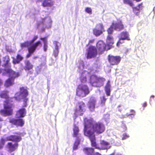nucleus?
Returning a JSON list of instances; mask_svg holds the SVG:
<instances>
[{
	"instance_id": "1",
	"label": "nucleus",
	"mask_w": 155,
	"mask_h": 155,
	"mask_svg": "<svg viewBox=\"0 0 155 155\" xmlns=\"http://www.w3.org/2000/svg\"><path fill=\"white\" fill-rule=\"evenodd\" d=\"M8 91L5 90L0 93V97L5 99L3 103V109L0 110V114L2 116L6 117L11 115L13 113V107H14L13 99L18 100V97H10L8 94Z\"/></svg>"
},
{
	"instance_id": "2",
	"label": "nucleus",
	"mask_w": 155,
	"mask_h": 155,
	"mask_svg": "<svg viewBox=\"0 0 155 155\" xmlns=\"http://www.w3.org/2000/svg\"><path fill=\"white\" fill-rule=\"evenodd\" d=\"M105 130L104 124L101 122H95L92 119H88L84 122V131L95 134H99L104 133Z\"/></svg>"
},
{
	"instance_id": "3",
	"label": "nucleus",
	"mask_w": 155,
	"mask_h": 155,
	"mask_svg": "<svg viewBox=\"0 0 155 155\" xmlns=\"http://www.w3.org/2000/svg\"><path fill=\"white\" fill-rule=\"evenodd\" d=\"M90 92L89 87L87 85H79L76 89V95L81 97H86Z\"/></svg>"
},
{
	"instance_id": "4",
	"label": "nucleus",
	"mask_w": 155,
	"mask_h": 155,
	"mask_svg": "<svg viewBox=\"0 0 155 155\" xmlns=\"http://www.w3.org/2000/svg\"><path fill=\"white\" fill-rule=\"evenodd\" d=\"M86 53V58L91 59L95 58L97 54V49L95 47L93 46H91L87 49Z\"/></svg>"
},
{
	"instance_id": "5",
	"label": "nucleus",
	"mask_w": 155,
	"mask_h": 155,
	"mask_svg": "<svg viewBox=\"0 0 155 155\" xmlns=\"http://www.w3.org/2000/svg\"><path fill=\"white\" fill-rule=\"evenodd\" d=\"M105 31L104 26L102 23H99L96 25V27L93 29V34L96 37L101 35Z\"/></svg>"
},
{
	"instance_id": "6",
	"label": "nucleus",
	"mask_w": 155,
	"mask_h": 155,
	"mask_svg": "<svg viewBox=\"0 0 155 155\" xmlns=\"http://www.w3.org/2000/svg\"><path fill=\"white\" fill-rule=\"evenodd\" d=\"M107 59L110 65H112L118 64L121 60V58L119 56H114L110 55H108Z\"/></svg>"
},
{
	"instance_id": "7",
	"label": "nucleus",
	"mask_w": 155,
	"mask_h": 155,
	"mask_svg": "<svg viewBox=\"0 0 155 155\" xmlns=\"http://www.w3.org/2000/svg\"><path fill=\"white\" fill-rule=\"evenodd\" d=\"M84 135L88 137L90 140L91 142V146L95 148L100 150L101 148L97 146V144L96 141V138L95 134H92L89 133H87L84 131Z\"/></svg>"
},
{
	"instance_id": "8",
	"label": "nucleus",
	"mask_w": 155,
	"mask_h": 155,
	"mask_svg": "<svg viewBox=\"0 0 155 155\" xmlns=\"http://www.w3.org/2000/svg\"><path fill=\"white\" fill-rule=\"evenodd\" d=\"M19 94L18 96V100H16L20 101L22 99L26 98L28 95V93L27 89L24 87H22L20 88Z\"/></svg>"
},
{
	"instance_id": "9",
	"label": "nucleus",
	"mask_w": 155,
	"mask_h": 155,
	"mask_svg": "<svg viewBox=\"0 0 155 155\" xmlns=\"http://www.w3.org/2000/svg\"><path fill=\"white\" fill-rule=\"evenodd\" d=\"M16 135H10L7 137V140L8 141H12L15 143H18L22 140V138L20 136V134L19 133H15Z\"/></svg>"
},
{
	"instance_id": "10",
	"label": "nucleus",
	"mask_w": 155,
	"mask_h": 155,
	"mask_svg": "<svg viewBox=\"0 0 155 155\" xmlns=\"http://www.w3.org/2000/svg\"><path fill=\"white\" fill-rule=\"evenodd\" d=\"M86 106L85 103L81 101L78 102L76 105L75 112L78 113V112H84L86 109Z\"/></svg>"
},
{
	"instance_id": "11",
	"label": "nucleus",
	"mask_w": 155,
	"mask_h": 155,
	"mask_svg": "<svg viewBox=\"0 0 155 155\" xmlns=\"http://www.w3.org/2000/svg\"><path fill=\"white\" fill-rule=\"evenodd\" d=\"M9 122L12 124L16 126L17 127H22L25 123L23 120L21 118L17 119L12 118L9 120Z\"/></svg>"
},
{
	"instance_id": "12",
	"label": "nucleus",
	"mask_w": 155,
	"mask_h": 155,
	"mask_svg": "<svg viewBox=\"0 0 155 155\" xmlns=\"http://www.w3.org/2000/svg\"><path fill=\"white\" fill-rule=\"evenodd\" d=\"M18 146V144L17 143H13L12 142H8L6 146V147L8 151L11 153L17 149Z\"/></svg>"
},
{
	"instance_id": "13",
	"label": "nucleus",
	"mask_w": 155,
	"mask_h": 155,
	"mask_svg": "<svg viewBox=\"0 0 155 155\" xmlns=\"http://www.w3.org/2000/svg\"><path fill=\"white\" fill-rule=\"evenodd\" d=\"M106 45L101 40L99 41L96 44V49L101 53L106 50Z\"/></svg>"
},
{
	"instance_id": "14",
	"label": "nucleus",
	"mask_w": 155,
	"mask_h": 155,
	"mask_svg": "<svg viewBox=\"0 0 155 155\" xmlns=\"http://www.w3.org/2000/svg\"><path fill=\"white\" fill-rule=\"evenodd\" d=\"M112 24L114 28V30L115 31H120L124 29V25L120 20L116 22H113Z\"/></svg>"
},
{
	"instance_id": "15",
	"label": "nucleus",
	"mask_w": 155,
	"mask_h": 155,
	"mask_svg": "<svg viewBox=\"0 0 155 155\" xmlns=\"http://www.w3.org/2000/svg\"><path fill=\"white\" fill-rule=\"evenodd\" d=\"M96 102V99L93 97L91 98L88 101V107L91 111H93L94 110Z\"/></svg>"
},
{
	"instance_id": "16",
	"label": "nucleus",
	"mask_w": 155,
	"mask_h": 155,
	"mask_svg": "<svg viewBox=\"0 0 155 155\" xmlns=\"http://www.w3.org/2000/svg\"><path fill=\"white\" fill-rule=\"evenodd\" d=\"M6 72L9 74V77L12 79H15L19 76L20 74L19 72H15L11 69H7Z\"/></svg>"
},
{
	"instance_id": "17",
	"label": "nucleus",
	"mask_w": 155,
	"mask_h": 155,
	"mask_svg": "<svg viewBox=\"0 0 155 155\" xmlns=\"http://www.w3.org/2000/svg\"><path fill=\"white\" fill-rule=\"evenodd\" d=\"M38 42L35 44L33 46L31 45L32 43L29 42V41H26L20 44V47L22 48L27 47L28 50L29 48H32L37 46Z\"/></svg>"
},
{
	"instance_id": "18",
	"label": "nucleus",
	"mask_w": 155,
	"mask_h": 155,
	"mask_svg": "<svg viewBox=\"0 0 155 155\" xmlns=\"http://www.w3.org/2000/svg\"><path fill=\"white\" fill-rule=\"evenodd\" d=\"M25 66L24 69L26 71H29L33 69V65L32 64L29 60H26L25 61Z\"/></svg>"
},
{
	"instance_id": "19",
	"label": "nucleus",
	"mask_w": 155,
	"mask_h": 155,
	"mask_svg": "<svg viewBox=\"0 0 155 155\" xmlns=\"http://www.w3.org/2000/svg\"><path fill=\"white\" fill-rule=\"evenodd\" d=\"M84 152L87 155H93L94 149L92 147H86L83 149Z\"/></svg>"
},
{
	"instance_id": "20",
	"label": "nucleus",
	"mask_w": 155,
	"mask_h": 155,
	"mask_svg": "<svg viewBox=\"0 0 155 155\" xmlns=\"http://www.w3.org/2000/svg\"><path fill=\"white\" fill-rule=\"evenodd\" d=\"M101 79L98 78L95 75H92L90 78V81L91 83L93 85L95 83H98L100 82Z\"/></svg>"
},
{
	"instance_id": "21",
	"label": "nucleus",
	"mask_w": 155,
	"mask_h": 155,
	"mask_svg": "<svg viewBox=\"0 0 155 155\" xmlns=\"http://www.w3.org/2000/svg\"><path fill=\"white\" fill-rule=\"evenodd\" d=\"M73 136L77 138H79L81 136V134L79 133V130L78 127L74 125L73 129Z\"/></svg>"
},
{
	"instance_id": "22",
	"label": "nucleus",
	"mask_w": 155,
	"mask_h": 155,
	"mask_svg": "<svg viewBox=\"0 0 155 155\" xmlns=\"http://www.w3.org/2000/svg\"><path fill=\"white\" fill-rule=\"evenodd\" d=\"M26 110L25 108H22L18 110L16 112V114L20 117H24L26 115Z\"/></svg>"
},
{
	"instance_id": "23",
	"label": "nucleus",
	"mask_w": 155,
	"mask_h": 155,
	"mask_svg": "<svg viewBox=\"0 0 155 155\" xmlns=\"http://www.w3.org/2000/svg\"><path fill=\"white\" fill-rule=\"evenodd\" d=\"M53 4L54 2L51 0H44L42 3V5L44 7H51Z\"/></svg>"
},
{
	"instance_id": "24",
	"label": "nucleus",
	"mask_w": 155,
	"mask_h": 155,
	"mask_svg": "<svg viewBox=\"0 0 155 155\" xmlns=\"http://www.w3.org/2000/svg\"><path fill=\"white\" fill-rule=\"evenodd\" d=\"M12 58L13 59L12 61L13 63L14 64L19 63L20 61H22L23 59V57L19 54H17L16 58L13 57H12Z\"/></svg>"
},
{
	"instance_id": "25",
	"label": "nucleus",
	"mask_w": 155,
	"mask_h": 155,
	"mask_svg": "<svg viewBox=\"0 0 155 155\" xmlns=\"http://www.w3.org/2000/svg\"><path fill=\"white\" fill-rule=\"evenodd\" d=\"M14 84V80L9 77L5 81L4 86L6 87H8Z\"/></svg>"
},
{
	"instance_id": "26",
	"label": "nucleus",
	"mask_w": 155,
	"mask_h": 155,
	"mask_svg": "<svg viewBox=\"0 0 155 155\" xmlns=\"http://www.w3.org/2000/svg\"><path fill=\"white\" fill-rule=\"evenodd\" d=\"M110 82L109 81H107L105 87V90L107 96H109L110 95Z\"/></svg>"
},
{
	"instance_id": "27",
	"label": "nucleus",
	"mask_w": 155,
	"mask_h": 155,
	"mask_svg": "<svg viewBox=\"0 0 155 155\" xmlns=\"http://www.w3.org/2000/svg\"><path fill=\"white\" fill-rule=\"evenodd\" d=\"M106 41L108 45L112 46L114 42L113 37L110 35H108L107 37Z\"/></svg>"
},
{
	"instance_id": "28",
	"label": "nucleus",
	"mask_w": 155,
	"mask_h": 155,
	"mask_svg": "<svg viewBox=\"0 0 155 155\" xmlns=\"http://www.w3.org/2000/svg\"><path fill=\"white\" fill-rule=\"evenodd\" d=\"M120 36L121 37L120 38H122L124 40H130V39L129 37V34L127 31H122L120 33Z\"/></svg>"
},
{
	"instance_id": "29",
	"label": "nucleus",
	"mask_w": 155,
	"mask_h": 155,
	"mask_svg": "<svg viewBox=\"0 0 155 155\" xmlns=\"http://www.w3.org/2000/svg\"><path fill=\"white\" fill-rule=\"evenodd\" d=\"M10 60V58L8 56H5L4 58L3 61L5 62L4 65L5 67H11V64L9 63Z\"/></svg>"
},
{
	"instance_id": "30",
	"label": "nucleus",
	"mask_w": 155,
	"mask_h": 155,
	"mask_svg": "<svg viewBox=\"0 0 155 155\" xmlns=\"http://www.w3.org/2000/svg\"><path fill=\"white\" fill-rule=\"evenodd\" d=\"M80 139L78 137L76 138L73 147V150H75L78 149V146L80 143Z\"/></svg>"
},
{
	"instance_id": "31",
	"label": "nucleus",
	"mask_w": 155,
	"mask_h": 155,
	"mask_svg": "<svg viewBox=\"0 0 155 155\" xmlns=\"http://www.w3.org/2000/svg\"><path fill=\"white\" fill-rule=\"evenodd\" d=\"M85 73H87V72H83L80 76V80L82 83H85L87 81V76Z\"/></svg>"
},
{
	"instance_id": "32",
	"label": "nucleus",
	"mask_w": 155,
	"mask_h": 155,
	"mask_svg": "<svg viewBox=\"0 0 155 155\" xmlns=\"http://www.w3.org/2000/svg\"><path fill=\"white\" fill-rule=\"evenodd\" d=\"M36 47H33L32 48H29L28 50V53L26 55V57L27 58H29L31 54L35 51L36 49Z\"/></svg>"
},
{
	"instance_id": "33",
	"label": "nucleus",
	"mask_w": 155,
	"mask_h": 155,
	"mask_svg": "<svg viewBox=\"0 0 155 155\" xmlns=\"http://www.w3.org/2000/svg\"><path fill=\"white\" fill-rule=\"evenodd\" d=\"M107 99L105 96L100 97V104L101 106H103L105 105Z\"/></svg>"
},
{
	"instance_id": "34",
	"label": "nucleus",
	"mask_w": 155,
	"mask_h": 155,
	"mask_svg": "<svg viewBox=\"0 0 155 155\" xmlns=\"http://www.w3.org/2000/svg\"><path fill=\"white\" fill-rule=\"evenodd\" d=\"M59 54V49H58V45L56 44L55 45V49L54 50L53 55L54 56L56 57H57Z\"/></svg>"
},
{
	"instance_id": "35",
	"label": "nucleus",
	"mask_w": 155,
	"mask_h": 155,
	"mask_svg": "<svg viewBox=\"0 0 155 155\" xmlns=\"http://www.w3.org/2000/svg\"><path fill=\"white\" fill-rule=\"evenodd\" d=\"M38 38V36H35L34 37V38L31 41H29V42H31L32 43V44H31L32 46H33L35 44L38 42L37 46L36 47V48H37L41 44V42L40 41H38L36 42L35 43H33V42L34 41H35L37 38Z\"/></svg>"
},
{
	"instance_id": "36",
	"label": "nucleus",
	"mask_w": 155,
	"mask_h": 155,
	"mask_svg": "<svg viewBox=\"0 0 155 155\" xmlns=\"http://www.w3.org/2000/svg\"><path fill=\"white\" fill-rule=\"evenodd\" d=\"M133 12L134 13L137 15H138L140 12V10L137 7H132Z\"/></svg>"
},
{
	"instance_id": "37",
	"label": "nucleus",
	"mask_w": 155,
	"mask_h": 155,
	"mask_svg": "<svg viewBox=\"0 0 155 155\" xmlns=\"http://www.w3.org/2000/svg\"><path fill=\"white\" fill-rule=\"evenodd\" d=\"M114 30V28L112 24H111L110 27L107 30V31L108 35L112 34L113 33Z\"/></svg>"
},
{
	"instance_id": "38",
	"label": "nucleus",
	"mask_w": 155,
	"mask_h": 155,
	"mask_svg": "<svg viewBox=\"0 0 155 155\" xmlns=\"http://www.w3.org/2000/svg\"><path fill=\"white\" fill-rule=\"evenodd\" d=\"M124 4H127L131 7H132L134 5V4L131 0H123Z\"/></svg>"
},
{
	"instance_id": "39",
	"label": "nucleus",
	"mask_w": 155,
	"mask_h": 155,
	"mask_svg": "<svg viewBox=\"0 0 155 155\" xmlns=\"http://www.w3.org/2000/svg\"><path fill=\"white\" fill-rule=\"evenodd\" d=\"M6 140L3 138H1L0 140V149H2L4 145Z\"/></svg>"
},
{
	"instance_id": "40",
	"label": "nucleus",
	"mask_w": 155,
	"mask_h": 155,
	"mask_svg": "<svg viewBox=\"0 0 155 155\" xmlns=\"http://www.w3.org/2000/svg\"><path fill=\"white\" fill-rule=\"evenodd\" d=\"M46 18L45 17L44 18H42L41 21H40L39 23L38 24V27H40V26H43L45 25V21Z\"/></svg>"
},
{
	"instance_id": "41",
	"label": "nucleus",
	"mask_w": 155,
	"mask_h": 155,
	"mask_svg": "<svg viewBox=\"0 0 155 155\" xmlns=\"http://www.w3.org/2000/svg\"><path fill=\"white\" fill-rule=\"evenodd\" d=\"M23 99V107H26L27 106V102L28 101V98H24Z\"/></svg>"
},
{
	"instance_id": "42",
	"label": "nucleus",
	"mask_w": 155,
	"mask_h": 155,
	"mask_svg": "<svg viewBox=\"0 0 155 155\" xmlns=\"http://www.w3.org/2000/svg\"><path fill=\"white\" fill-rule=\"evenodd\" d=\"M100 144L103 146H106L109 144V143L104 140H101L100 142Z\"/></svg>"
},
{
	"instance_id": "43",
	"label": "nucleus",
	"mask_w": 155,
	"mask_h": 155,
	"mask_svg": "<svg viewBox=\"0 0 155 155\" xmlns=\"http://www.w3.org/2000/svg\"><path fill=\"white\" fill-rule=\"evenodd\" d=\"M124 40L122 39V38H120L117 43V45L119 47L120 45L124 42Z\"/></svg>"
},
{
	"instance_id": "44",
	"label": "nucleus",
	"mask_w": 155,
	"mask_h": 155,
	"mask_svg": "<svg viewBox=\"0 0 155 155\" xmlns=\"http://www.w3.org/2000/svg\"><path fill=\"white\" fill-rule=\"evenodd\" d=\"M130 113L129 114L127 113L126 114V115L127 116H128L130 115H134L135 114V112L134 110L133 109H131L130 110Z\"/></svg>"
},
{
	"instance_id": "45",
	"label": "nucleus",
	"mask_w": 155,
	"mask_h": 155,
	"mask_svg": "<svg viewBox=\"0 0 155 155\" xmlns=\"http://www.w3.org/2000/svg\"><path fill=\"white\" fill-rule=\"evenodd\" d=\"M85 11L86 12L89 14H92V10L90 8H86L85 9Z\"/></svg>"
},
{
	"instance_id": "46",
	"label": "nucleus",
	"mask_w": 155,
	"mask_h": 155,
	"mask_svg": "<svg viewBox=\"0 0 155 155\" xmlns=\"http://www.w3.org/2000/svg\"><path fill=\"white\" fill-rule=\"evenodd\" d=\"M48 48V43H44L43 50L44 51L46 52Z\"/></svg>"
},
{
	"instance_id": "47",
	"label": "nucleus",
	"mask_w": 155,
	"mask_h": 155,
	"mask_svg": "<svg viewBox=\"0 0 155 155\" xmlns=\"http://www.w3.org/2000/svg\"><path fill=\"white\" fill-rule=\"evenodd\" d=\"M40 39L44 42V43H48L47 38L46 37L41 38Z\"/></svg>"
},
{
	"instance_id": "48",
	"label": "nucleus",
	"mask_w": 155,
	"mask_h": 155,
	"mask_svg": "<svg viewBox=\"0 0 155 155\" xmlns=\"http://www.w3.org/2000/svg\"><path fill=\"white\" fill-rule=\"evenodd\" d=\"M117 108L118 110L120 112H121L123 108V107L121 105H119L118 106Z\"/></svg>"
},
{
	"instance_id": "49",
	"label": "nucleus",
	"mask_w": 155,
	"mask_h": 155,
	"mask_svg": "<svg viewBox=\"0 0 155 155\" xmlns=\"http://www.w3.org/2000/svg\"><path fill=\"white\" fill-rule=\"evenodd\" d=\"M123 137L122 138V139L123 140L126 139L129 137V136L127 135L126 134H124L123 135Z\"/></svg>"
},
{
	"instance_id": "50",
	"label": "nucleus",
	"mask_w": 155,
	"mask_h": 155,
	"mask_svg": "<svg viewBox=\"0 0 155 155\" xmlns=\"http://www.w3.org/2000/svg\"><path fill=\"white\" fill-rule=\"evenodd\" d=\"M142 5L143 3L141 2L138 4L137 5V7H138L139 8H140H140H142V7H143Z\"/></svg>"
},
{
	"instance_id": "51",
	"label": "nucleus",
	"mask_w": 155,
	"mask_h": 155,
	"mask_svg": "<svg viewBox=\"0 0 155 155\" xmlns=\"http://www.w3.org/2000/svg\"><path fill=\"white\" fill-rule=\"evenodd\" d=\"M94 39H92L90 40L89 41L88 44H90V43H93L94 42Z\"/></svg>"
},
{
	"instance_id": "52",
	"label": "nucleus",
	"mask_w": 155,
	"mask_h": 155,
	"mask_svg": "<svg viewBox=\"0 0 155 155\" xmlns=\"http://www.w3.org/2000/svg\"><path fill=\"white\" fill-rule=\"evenodd\" d=\"M147 106V103L146 102H144L143 105V106L144 107H146Z\"/></svg>"
},
{
	"instance_id": "53",
	"label": "nucleus",
	"mask_w": 155,
	"mask_h": 155,
	"mask_svg": "<svg viewBox=\"0 0 155 155\" xmlns=\"http://www.w3.org/2000/svg\"><path fill=\"white\" fill-rule=\"evenodd\" d=\"M94 155H102L101 153H99L98 152H96Z\"/></svg>"
},
{
	"instance_id": "54",
	"label": "nucleus",
	"mask_w": 155,
	"mask_h": 155,
	"mask_svg": "<svg viewBox=\"0 0 155 155\" xmlns=\"http://www.w3.org/2000/svg\"><path fill=\"white\" fill-rule=\"evenodd\" d=\"M3 84V82L2 80L0 79V86L2 85Z\"/></svg>"
},
{
	"instance_id": "55",
	"label": "nucleus",
	"mask_w": 155,
	"mask_h": 155,
	"mask_svg": "<svg viewBox=\"0 0 155 155\" xmlns=\"http://www.w3.org/2000/svg\"><path fill=\"white\" fill-rule=\"evenodd\" d=\"M134 1H136L137 2H139L141 1L142 0H133Z\"/></svg>"
},
{
	"instance_id": "56",
	"label": "nucleus",
	"mask_w": 155,
	"mask_h": 155,
	"mask_svg": "<svg viewBox=\"0 0 155 155\" xmlns=\"http://www.w3.org/2000/svg\"><path fill=\"white\" fill-rule=\"evenodd\" d=\"M154 97V95H152L150 97V100H151V98H153Z\"/></svg>"
},
{
	"instance_id": "57",
	"label": "nucleus",
	"mask_w": 155,
	"mask_h": 155,
	"mask_svg": "<svg viewBox=\"0 0 155 155\" xmlns=\"http://www.w3.org/2000/svg\"><path fill=\"white\" fill-rule=\"evenodd\" d=\"M45 28L44 27V28H42V31H44L45 30Z\"/></svg>"
},
{
	"instance_id": "58",
	"label": "nucleus",
	"mask_w": 155,
	"mask_h": 155,
	"mask_svg": "<svg viewBox=\"0 0 155 155\" xmlns=\"http://www.w3.org/2000/svg\"><path fill=\"white\" fill-rule=\"evenodd\" d=\"M2 119L0 118V121H2Z\"/></svg>"
},
{
	"instance_id": "59",
	"label": "nucleus",
	"mask_w": 155,
	"mask_h": 155,
	"mask_svg": "<svg viewBox=\"0 0 155 155\" xmlns=\"http://www.w3.org/2000/svg\"><path fill=\"white\" fill-rule=\"evenodd\" d=\"M37 58V57H35V58Z\"/></svg>"
}]
</instances>
